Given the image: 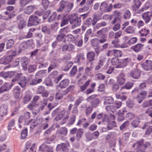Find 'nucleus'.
<instances>
[{
    "label": "nucleus",
    "instance_id": "nucleus-49",
    "mask_svg": "<svg viewBox=\"0 0 152 152\" xmlns=\"http://www.w3.org/2000/svg\"><path fill=\"white\" fill-rule=\"evenodd\" d=\"M111 63L113 65H116V67L118 65H120L119 59L117 57L113 58L111 60Z\"/></svg>",
    "mask_w": 152,
    "mask_h": 152
},
{
    "label": "nucleus",
    "instance_id": "nucleus-55",
    "mask_svg": "<svg viewBox=\"0 0 152 152\" xmlns=\"http://www.w3.org/2000/svg\"><path fill=\"white\" fill-rule=\"evenodd\" d=\"M149 32V30L148 29H146L145 28L142 29L141 31H140V36L141 37H143L144 35L146 36Z\"/></svg>",
    "mask_w": 152,
    "mask_h": 152
},
{
    "label": "nucleus",
    "instance_id": "nucleus-18",
    "mask_svg": "<svg viewBox=\"0 0 152 152\" xmlns=\"http://www.w3.org/2000/svg\"><path fill=\"white\" fill-rule=\"evenodd\" d=\"M142 3L140 0H133V4L131 6L133 11H136L140 6Z\"/></svg>",
    "mask_w": 152,
    "mask_h": 152
},
{
    "label": "nucleus",
    "instance_id": "nucleus-1",
    "mask_svg": "<svg viewBox=\"0 0 152 152\" xmlns=\"http://www.w3.org/2000/svg\"><path fill=\"white\" fill-rule=\"evenodd\" d=\"M30 117V113L28 112H26L24 113L23 115L20 116L19 118L18 122L20 123L24 121L25 124L30 125V128L33 129L37 126V121L33 119H31L29 121Z\"/></svg>",
    "mask_w": 152,
    "mask_h": 152
},
{
    "label": "nucleus",
    "instance_id": "nucleus-44",
    "mask_svg": "<svg viewBox=\"0 0 152 152\" xmlns=\"http://www.w3.org/2000/svg\"><path fill=\"white\" fill-rule=\"evenodd\" d=\"M15 121L14 119H12L8 123L7 129L9 131L11 130L12 127L14 126Z\"/></svg>",
    "mask_w": 152,
    "mask_h": 152
},
{
    "label": "nucleus",
    "instance_id": "nucleus-22",
    "mask_svg": "<svg viewBox=\"0 0 152 152\" xmlns=\"http://www.w3.org/2000/svg\"><path fill=\"white\" fill-rule=\"evenodd\" d=\"M69 3L67 1L62 0L59 3V7L57 10L58 12L62 11L66 7H68L69 5Z\"/></svg>",
    "mask_w": 152,
    "mask_h": 152
},
{
    "label": "nucleus",
    "instance_id": "nucleus-36",
    "mask_svg": "<svg viewBox=\"0 0 152 152\" xmlns=\"http://www.w3.org/2000/svg\"><path fill=\"white\" fill-rule=\"evenodd\" d=\"M118 116L117 117V121L119 122L124 121L125 119L124 114L121 113V110H119L117 113Z\"/></svg>",
    "mask_w": 152,
    "mask_h": 152
},
{
    "label": "nucleus",
    "instance_id": "nucleus-46",
    "mask_svg": "<svg viewBox=\"0 0 152 152\" xmlns=\"http://www.w3.org/2000/svg\"><path fill=\"white\" fill-rule=\"evenodd\" d=\"M135 30L134 27L129 26L125 29V31L128 34H132L134 32Z\"/></svg>",
    "mask_w": 152,
    "mask_h": 152
},
{
    "label": "nucleus",
    "instance_id": "nucleus-17",
    "mask_svg": "<svg viewBox=\"0 0 152 152\" xmlns=\"http://www.w3.org/2000/svg\"><path fill=\"white\" fill-rule=\"evenodd\" d=\"M13 86L12 83L10 84L8 83H5L0 88V94L4 91H7L10 90Z\"/></svg>",
    "mask_w": 152,
    "mask_h": 152
},
{
    "label": "nucleus",
    "instance_id": "nucleus-31",
    "mask_svg": "<svg viewBox=\"0 0 152 152\" xmlns=\"http://www.w3.org/2000/svg\"><path fill=\"white\" fill-rule=\"evenodd\" d=\"M91 81V80H88L84 84L80 86H79L80 89L79 91L83 92L85 91L89 86Z\"/></svg>",
    "mask_w": 152,
    "mask_h": 152
},
{
    "label": "nucleus",
    "instance_id": "nucleus-11",
    "mask_svg": "<svg viewBox=\"0 0 152 152\" xmlns=\"http://www.w3.org/2000/svg\"><path fill=\"white\" fill-rule=\"evenodd\" d=\"M147 95V92L145 91H140L137 96L136 99L138 102L140 104L142 102V100L146 97Z\"/></svg>",
    "mask_w": 152,
    "mask_h": 152
},
{
    "label": "nucleus",
    "instance_id": "nucleus-59",
    "mask_svg": "<svg viewBox=\"0 0 152 152\" xmlns=\"http://www.w3.org/2000/svg\"><path fill=\"white\" fill-rule=\"evenodd\" d=\"M137 37L132 38L128 41V43L130 45L135 44L137 41Z\"/></svg>",
    "mask_w": 152,
    "mask_h": 152
},
{
    "label": "nucleus",
    "instance_id": "nucleus-26",
    "mask_svg": "<svg viewBox=\"0 0 152 152\" xmlns=\"http://www.w3.org/2000/svg\"><path fill=\"white\" fill-rule=\"evenodd\" d=\"M130 59L129 58H126L124 59L120 63V65H118L116 67V68H119L120 67H123L126 66L128 62H130Z\"/></svg>",
    "mask_w": 152,
    "mask_h": 152
},
{
    "label": "nucleus",
    "instance_id": "nucleus-58",
    "mask_svg": "<svg viewBox=\"0 0 152 152\" xmlns=\"http://www.w3.org/2000/svg\"><path fill=\"white\" fill-rule=\"evenodd\" d=\"M77 66H74L70 72V74L71 76H74L77 72Z\"/></svg>",
    "mask_w": 152,
    "mask_h": 152
},
{
    "label": "nucleus",
    "instance_id": "nucleus-41",
    "mask_svg": "<svg viewBox=\"0 0 152 152\" xmlns=\"http://www.w3.org/2000/svg\"><path fill=\"white\" fill-rule=\"evenodd\" d=\"M131 16V13L128 10H126L124 14L123 17L125 19H129Z\"/></svg>",
    "mask_w": 152,
    "mask_h": 152
},
{
    "label": "nucleus",
    "instance_id": "nucleus-28",
    "mask_svg": "<svg viewBox=\"0 0 152 152\" xmlns=\"http://www.w3.org/2000/svg\"><path fill=\"white\" fill-rule=\"evenodd\" d=\"M69 83V80L68 79H65L62 80L58 86L61 89L65 88L67 87Z\"/></svg>",
    "mask_w": 152,
    "mask_h": 152
},
{
    "label": "nucleus",
    "instance_id": "nucleus-35",
    "mask_svg": "<svg viewBox=\"0 0 152 152\" xmlns=\"http://www.w3.org/2000/svg\"><path fill=\"white\" fill-rule=\"evenodd\" d=\"M26 77H25L23 75V74L22 73H17L15 75V77L13 78L12 80V81L13 82H17L18 80H20L21 79L24 78Z\"/></svg>",
    "mask_w": 152,
    "mask_h": 152
},
{
    "label": "nucleus",
    "instance_id": "nucleus-6",
    "mask_svg": "<svg viewBox=\"0 0 152 152\" xmlns=\"http://www.w3.org/2000/svg\"><path fill=\"white\" fill-rule=\"evenodd\" d=\"M41 18L35 15H31L29 18L28 26H36L39 24L40 22Z\"/></svg>",
    "mask_w": 152,
    "mask_h": 152
},
{
    "label": "nucleus",
    "instance_id": "nucleus-50",
    "mask_svg": "<svg viewBox=\"0 0 152 152\" xmlns=\"http://www.w3.org/2000/svg\"><path fill=\"white\" fill-rule=\"evenodd\" d=\"M69 21V15L67 18H65V16L64 18H63L61 20V26L62 27L67 24Z\"/></svg>",
    "mask_w": 152,
    "mask_h": 152
},
{
    "label": "nucleus",
    "instance_id": "nucleus-19",
    "mask_svg": "<svg viewBox=\"0 0 152 152\" xmlns=\"http://www.w3.org/2000/svg\"><path fill=\"white\" fill-rule=\"evenodd\" d=\"M144 46L143 44L138 43L132 47L131 49L136 53H138L142 49Z\"/></svg>",
    "mask_w": 152,
    "mask_h": 152
},
{
    "label": "nucleus",
    "instance_id": "nucleus-25",
    "mask_svg": "<svg viewBox=\"0 0 152 152\" xmlns=\"http://www.w3.org/2000/svg\"><path fill=\"white\" fill-rule=\"evenodd\" d=\"M151 15H149V12H146L143 13L142 15L143 19L144 20L146 24L148 23L151 20Z\"/></svg>",
    "mask_w": 152,
    "mask_h": 152
},
{
    "label": "nucleus",
    "instance_id": "nucleus-57",
    "mask_svg": "<svg viewBox=\"0 0 152 152\" xmlns=\"http://www.w3.org/2000/svg\"><path fill=\"white\" fill-rule=\"evenodd\" d=\"M28 131L27 128L22 130L21 132V138L22 139H25L27 135Z\"/></svg>",
    "mask_w": 152,
    "mask_h": 152
},
{
    "label": "nucleus",
    "instance_id": "nucleus-7",
    "mask_svg": "<svg viewBox=\"0 0 152 152\" xmlns=\"http://www.w3.org/2000/svg\"><path fill=\"white\" fill-rule=\"evenodd\" d=\"M95 53L93 51H90L88 52L86 55V64L88 65L90 64L92 65L94 64V61L96 60Z\"/></svg>",
    "mask_w": 152,
    "mask_h": 152
},
{
    "label": "nucleus",
    "instance_id": "nucleus-8",
    "mask_svg": "<svg viewBox=\"0 0 152 152\" xmlns=\"http://www.w3.org/2000/svg\"><path fill=\"white\" fill-rule=\"evenodd\" d=\"M17 54L16 51L15 50H11L7 52V55L4 56L8 63L11 62Z\"/></svg>",
    "mask_w": 152,
    "mask_h": 152
},
{
    "label": "nucleus",
    "instance_id": "nucleus-61",
    "mask_svg": "<svg viewBox=\"0 0 152 152\" xmlns=\"http://www.w3.org/2000/svg\"><path fill=\"white\" fill-rule=\"evenodd\" d=\"M49 4V2L48 0H42V4L45 9L48 7Z\"/></svg>",
    "mask_w": 152,
    "mask_h": 152
},
{
    "label": "nucleus",
    "instance_id": "nucleus-2",
    "mask_svg": "<svg viewBox=\"0 0 152 152\" xmlns=\"http://www.w3.org/2000/svg\"><path fill=\"white\" fill-rule=\"evenodd\" d=\"M136 145H137V151L135 152H145V150L147 148L151 146L150 143L147 142L144 144V140L141 139L137 141L136 143L133 144L132 147L134 148Z\"/></svg>",
    "mask_w": 152,
    "mask_h": 152
},
{
    "label": "nucleus",
    "instance_id": "nucleus-30",
    "mask_svg": "<svg viewBox=\"0 0 152 152\" xmlns=\"http://www.w3.org/2000/svg\"><path fill=\"white\" fill-rule=\"evenodd\" d=\"M85 59L84 53H80L77 56L75 60V62L78 63L80 62L81 60L83 61Z\"/></svg>",
    "mask_w": 152,
    "mask_h": 152
},
{
    "label": "nucleus",
    "instance_id": "nucleus-9",
    "mask_svg": "<svg viewBox=\"0 0 152 152\" xmlns=\"http://www.w3.org/2000/svg\"><path fill=\"white\" fill-rule=\"evenodd\" d=\"M141 66L146 71L152 70V61L150 60H146L140 64Z\"/></svg>",
    "mask_w": 152,
    "mask_h": 152
},
{
    "label": "nucleus",
    "instance_id": "nucleus-37",
    "mask_svg": "<svg viewBox=\"0 0 152 152\" xmlns=\"http://www.w3.org/2000/svg\"><path fill=\"white\" fill-rule=\"evenodd\" d=\"M114 101V99L111 97H106L105 99L104 104V105H107L113 103Z\"/></svg>",
    "mask_w": 152,
    "mask_h": 152
},
{
    "label": "nucleus",
    "instance_id": "nucleus-40",
    "mask_svg": "<svg viewBox=\"0 0 152 152\" xmlns=\"http://www.w3.org/2000/svg\"><path fill=\"white\" fill-rule=\"evenodd\" d=\"M34 8V7L33 6H29L25 9V12L28 14H30L33 12Z\"/></svg>",
    "mask_w": 152,
    "mask_h": 152
},
{
    "label": "nucleus",
    "instance_id": "nucleus-33",
    "mask_svg": "<svg viewBox=\"0 0 152 152\" xmlns=\"http://www.w3.org/2000/svg\"><path fill=\"white\" fill-rule=\"evenodd\" d=\"M107 7V4L106 2H104L102 3L99 7V10L102 14L106 12Z\"/></svg>",
    "mask_w": 152,
    "mask_h": 152
},
{
    "label": "nucleus",
    "instance_id": "nucleus-64",
    "mask_svg": "<svg viewBox=\"0 0 152 152\" xmlns=\"http://www.w3.org/2000/svg\"><path fill=\"white\" fill-rule=\"evenodd\" d=\"M42 30L44 33L48 34H49L50 32V29L46 26H43L42 27Z\"/></svg>",
    "mask_w": 152,
    "mask_h": 152
},
{
    "label": "nucleus",
    "instance_id": "nucleus-10",
    "mask_svg": "<svg viewBox=\"0 0 152 152\" xmlns=\"http://www.w3.org/2000/svg\"><path fill=\"white\" fill-rule=\"evenodd\" d=\"M69 147V145L68 143H61L57 145L56 150L58 151H62L65 152H67L69 151L68 147Z\"/></svg>",
    "mask_w": 152,
    "mask_h": 152
},
{
    "label": "nucleus",
    "instance_id": "nucleus-48",
    "mask_svg": "<svg viewBox=\"0 0 152 152\" xmlns=\"http://www.w3.org/2000/svg\"><path fill=\"white\" fill-rule=\"evenodd\" d=\"M27 48V46L26 45V43H25V42H22L20 44L19 48V52L20 53L21 51V50H24L25 49Z\"/></svg>",
    "mask_w": 152,
    "mask_h": 152
},
{
    "label": "nucleus",
    "instance_id": "nucleus-20",
    "mask_svg": "<svg viewBox=\"0 0 152 152\" xmlns=\"http://www.w3.org/2000/svg\"><path fill=\"white\" fill-rule=\"evenodd\" d=\"M32 95L31 92L29 91L26 92L23 98V102L26 104L29 102L32 98Z\"/></svg>",
    "mask_w": 152,
    "mask_h": 152
},
{
    "label": "nucleus",
    "instance_id": "nucleus-32",
    "mask_svg": "<svg viewBox=\"0 0 152 152\" xmlns=\"http://www.w3.org/2000/svg\"><path fill=\"white\" fill-rule=\"evenodd\" d=\"M104 30V29L102 28L98 31L96 32L97 36L99 38H101V39H107L105 34L103 33Z\"/></svg>",
    "mask_w": 152,
    "mask_h": 152
},
{
    "label": "nucleus",
    "instance_id": "nucleus-12",
    "mask_svg": "<svg viewBox=\"0 0 152 152\" xmlns=\"http://www.w3.org/2000/svg\"><path fill=\"white\" fill-rule=\"evenodd\" d=\"M125 75L123 72H121L117 77V82L120 86L124 85L125 82Z\"/></svg>",
    "mask_w": 152,
    "mask_h": 152
},
{
    "label": "nucleus",
    "instance_id": "nucleus-60",
    "mask_svg": "<svg viewBox=\"0 0 152 152\" xmlns=\"http://www.w3.org/2000/svg\"><path fill=\"white\" fill-rule=\"evenodd\" d=\"M84 100L82 96H80L79 98L76 102H75L74 106H76L78 107L79 104L83 101Z\"/></svg>",
    "mask_w": 152,
    "mask_h": 152
},
{
    "label": "nucleus",
    "instance_id": "nucleus-4",
    "mask_svg": "<svg viewBox=\"0 0 152 152\" xmlns=\"http://www.w3.org/2000/svg\"><path fill=\"white\" fill-rule=\"evenodd\" d=\"M93 19L89 17L83 23V25L89 27L92 25L93 26H95L97 21L100 19L98 18V16L96 14H94L92 16Z\"/></svg>",
    "mask_w": 152,
    "mask_h": 152
},
{
    "label": "nucleus",
    "instance_id": "nucleus-42",
    "mask_svg": "<svg viewBox=\"0 0 152 152\" xmlns=\"http://www.w3.org/2000/svg\"><path fill=\"white\" fill-rule=\"evenodd\" d=\"M58 65V63L56 62H54L52 64H50L48 68V72H50L52 69H55L57 68Z\"/></svg>",
    "mask_w": 152,
    "mask_h": 152
},
{
    "label": "nucleus",
    "instance_id": "nucleus-53",
    "mask_svg": "<svg viewBox=\"0 0 152 152\" xmlns=\"http://www.w3.org/2000/svg\"><path fill=\"white\" fill-rule=\"evenodd\" d=\"M37 68V66L35 65H30L28 68V71L29 73H31L34 72Z\"/></svg>",
    "mask_w": 152,
    "mask_h": 152
},
{
    "label": "nucleus",
    "instance_id": "nucleus-52",
    "mask_svg": "<svg viewBox=\"0 0 152 152\" xmlns=\"http://www.w3.org/2000/svg\"><path fill=\"white\" fill-rule=\"evenodd\" d=\"M56 16L57 14L56 13V12H53L48 19V22H50L56 20Z\"/></svg>",
    "mask_w": 152,
    "mask_h": 152
},
{
    "label": "nucleus",
    "instance_id": "nucleus-39",
    "mask_svg": "<svg viewBox=\"0 0 152 152\" xmlns=\"http://www.w3.org/2000/svg\"><path fill=\"white\" fill-rule=\"evenodd\" d=\"M14 44V41L12 39H8L6 42V48L7 49H9L11 48Z\"/></svg>",
    "mask_w": 152,
    "mask_h": 152
},
{
    "label": "nucleus",
    "instance_id": "nucleus-16",
    "mask_svg": "<svg viewBox=\"0 0 152 152\" xmlns=\"http://www.w3.org/2000/svg\"><path fill=\"white\" fill-rule=\"evenodd\" d=\"M28 58L26 57H22L20 60V63L24 71H26L27 69V66L29 62Z\"/></svg>",
    "mask_w": 152,
    "mask_h": 152
},
{
    "label": "nucleus",
    "instance_id": "nucleus-5",
    "mask_svg": "<svg viewBox=\"0 0 152 152\" xmlns=\"http://www.w3.org/2000/svg\"><path fill=\"white\" fill-rule=\"evenodd\" d=\"M97 96V95L96 94L88 96L86 99V100L88 102L91 101L92 107H96L100 103V100L96 97Z\"/></svg>",
    "mask_w": 152,
    "mask_h": 152
},
{
    "label": "nucleus",
    "instance_id": "nucleus-27",
    "mask_svg": "<svg viewBox=\"0 0 152 152\" xmlns=\"http://www.w3.org/2000/svg\"><path fill=\"white\" fill-rule=\"evenodd\" d=\"M39 150L45 152H53V148L51 147L47 146H41L39 148Z\"/></svg>",
    "mask_w": 152,
    "mask_h": 152
},
{
    "label": "nucleus",
    "instance_id": "nucleus-45",
    "mask_svg": "<svg viewBox=\"0 0 152 152\" xmlns=\"http://www.w3.org/2000/svg\"><path fill=\"white\" fill-rule=\"evenodd\" d=\"M106 109L108 112H111L113 113L115 112L117 110L113 105L107 106L106 107Z\"/></svg>",
    "mask_w": 152,
    "mask_h": 152
},
{
    "label": "nucleus",
    "instance_id": "nucleus-54",
    "mask_svg": "<svg viewBox=\"0 0 152 152\" xmlns=\"http://www.w3.org/2000/svg\"><path fill=\"white\" fill-rule=\"evenodd\" d=\"M129 124V121H126L124 122L123 124H122L120 126V129L121 130H122L126 127H128Z\"/></svg>",
    "mask_w": 152,
    "mask_h": 152
},
{
    "label": "nucleus",
    "instance_id": "nucleus-29",
    "mask_svg": "<svg viewBox=\"0 0 152 152\" xmlns=\"http://www.w3.org/2000/svg\"><path fill=\"white\" fill-rule=\"evenodd\" d=\"M96 85L95 83H93L90 84V88H88L85 91V93L87 95L90 94L94 92L95 88Z\"/></svg>",
    "mask_w": 152,
    "mask_h": 152
},
{
    "label": "nucleus",
    "instance_id": "nucleus-15",
    "mask_svg": "<svg viewBox=\"0 0 152 152\" xmlns=\"http://www.w3.org/2000/svg\"><path fill=\"white\" fill-rule=\"evenodd\" d=\"M140 75V72L138 69L131 71L130 73V75L134 79H139Z\"/></svg>",
    "mask_w": 152,
    "mask_h": 152
},
{
    "label": "nucleus",
    "instance_id": "nucleus-21",
    "mask_svg": "<svg viewBox=\"0 0 152 152\" xmlns=\"http://www.w3.org/2000/svg\"><path fill=\"white\" fill-rule=\"evenodd\" d=\"M7 113V108L6 106H1L0 107V120L3 119L4 116Z\"/></svg>",
    "mask_w": 152,
    "mask_h": 152
},
{
    "label": "nucleus",
    "instance_id": "nucleus-34",
    "mask_svg": "<svg viewBox=\"0 0 152 152\" xmlns=\"http://www.w3.org/2000/svg\"><path fill=\"white\" fill-rule=\"evenodd\" d=\"M16 82L19 85L21 88H24L26 86L27 83L26 78L25 77L23 79H22L20 80H18Z\"/></svg>",
    "mask_w": 152,
    "mask_h": 152
},
{
    "label": "nucleus",
    "instance_id": "nucleus-14",
    "mask_svg": "<svg viewBox=\"0 0 152 152\" xmlns=\"http://www.w3.org/2000/svg\"><path fill=\"white\" fill-rule=\"evenodd\" d=\"M67 129L66 127L61 128L58 130L56 133V134L59 137H63L65 136L67 134Z\"/></svg>",
    "mask_w": 152,
    "mask_h": 152
},
{
    "label": "nucleus",
    "instance_id": "nucleus-3",
    "mask_svg": "<svg viewBox=\"0 0 152 152\" xmlns=\"http://www.w3.org/2000/svg\"><path fill=\"white\" fill-rule=\"evenodd\" d=\"M69 19L70 24L72 25V29H74L80 25L81 20L80 18L78 17L75 14L69 15Z\"/></svg>",
    "mask_w": 152,
    "mask_h": 152
},
{
    "label": "nucleus",
    "instance_id": "nucleus-13",
    "mask_svg": "<svg viewBox=\"0 0 152 152\" xmlns=\"http://www.w3.org/2000/svg\"><path fill=\"white\" fill-rule=\"evenodd\" d=\"M107 39H99L97 38H95L92 39L91 43L92 46L94 47H97L99 45V43H103L107 41Z\"/></svg>",
    "mask_w": 152,
    "mask_h": 152
},
{
    "label": "nucleus",
    "instance_id": "nucleus-56",
    "mask_svg": "<svg viewBox=\"0 0 152 152\" xmlns=\"http://www.w3.org/2000/svg\"><path fill=\"white\" fill-rule=\"evenodd\" d=\"M76 116L74 115H72L71 116L69 121V124L70 125H72L75 121Z\"/></svg>",
    "mask_w": 152,
    "mask_h": 152
},
{
    "label": "nucleus",
    "instance_id": "nucleus-23",
    "mask_svg": "<svg viewBox=\"0 0 152 152\" xmlns=\"http://www.w3.org/2000/svg\"><path fill=\"white\" fill-rule=\"evenodd\" d=\"M13 94L15 97L17 99H18L20 96L21 89L18 86H15L13 90Z\"/></svg>",
    "mask_w": 152,
    "mask_h": 152
},
{
    "label": "nucleus",
    "instance_id": "nucleus-63",
    "mask_svg": "<svg viewBox=\"0 0 152 152\" xmlns=\"http://www.w3.org/2000/svg\"><path fill=\"white\" fill-rule=\"evenodd\" d=\"M122 103L121 102L116 101L114 103L113 105L117 110V109L120 108L122 105Z\"/></svg>",
    "mask_w": 152,
    "mask_h": 152
},
{
    "label": "nucleus",
    "instance_id": "nucleus-62",
    "mask_svg": "<svg viewBox=\"0 0 152 152\" xmlns=\"http://www.w3.org/2000/svg\"><path fill=\"white\" fill-rule=\"evenodd\" d=\"M96 78L98 80H104L105 78V76L101 73H98L96 74Z\"/></svg>",
    "mask_w": 152,
    "mask_h": 152
},
{
    "label": "nucleus",
    "instance_id": "nucleus-51",
    "mask_svg": "<svg viewBox=\"0 0 152 152\" xmlns=\"http://www.w3.org/2000/svg\"><path fill=\"white\" fill-rule=\"evenodd\" d=\"M127 107L130 108H132L134 105V102L133 100H128L126 102Z\"/></svg>",
    "mask_w": 152,
    "mask_h": 152
},
{
    "label": "nucleus",
    "instance_id": "nucleus-43",
    "mask_svg": "<svg viewBox=\"0 0 152 152\" xmlns=\"http://www.w3.org/2000/svg\"><path fill=\"white\" fill-rule=\"evenodd\" d=\"M26 26V23L23 20H21L19 22L18 27L20 30L22 29Z\"/></svg>",
    "mask_w": 152,
    "mask_h": 152
},
{
    "label": "nucleus",
    "instance_id": "nucleus-38",
    "mask_svg": "<svg viewBox=\"0 0 152 152\" xmlns=\"http://www.w3.org/2000/svg\"><path fill=\"white\" fill-rule=\"evenodd\" d=\"M15 72H9L8 73H7L5 72H1L0 73V76L3 77L4 78H6L8 77H10L11 76H13L15 74Z\"/></svg>",
    "mask_w": 152,
    "mask_h": 152
},
{
    "label": "nucleus",
    "instance_id": "nucleus-47",
    "mask_svg": "<svg viewBox=\"0 0 152 152\" xmlns=\"http://www.w3.org/2000/svg\"><path fill=\"white\" fill-rule=\"evenodd\" d=\"M83 134V129H79L77 132L76 137L77 140H79L81 138Z\"/></svg>",
    "mask_w": 152,
    "mask_h": 152
},
{
    "label": "nucleus",
    "instance_id": "nucleus-24",
    "mask_svg": "<svg viewBox=\"0 0 152 152\" xmlns=\"http://www.w3.org/2000/svg\"><path fill=\"white\" fill-rule=\"evenodd\" d=\"M134 83L132 82L129 81L127 82L124 86L121 87L120 91H122L125 89L129 90L132 87Z\"/></svg>",
    "mask_w": 152,
    "mask_h": 152
}]
</instances>
